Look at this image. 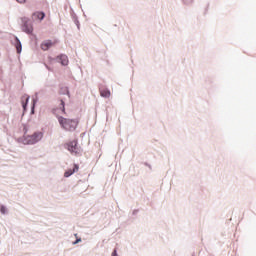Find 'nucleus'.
I'll list each match as a JSON object with an SVG mask.
<instances>
[{"mask_svg":"<svg viewBox=\"0 0 256 256\" xmlns=\"http://www.w3.org/2000/svg\"><path fill=\"white\" fill-rule=\"evenodd\" d=\"M58 123H60L61 128L65 129V131H75L77 129V125L79 122L73 119H67L63 117H58Z\"/></svg>","mask_w":256,"mask_h":256,"instance_id":"1","label":"nucleus"},{"mask_svg":"<svg viewBox=\"0 0 256 256\" xmlns=\"http://www.w3.org/2000/svg\"><path fill=\"white\" fill-rule=\"evenodd\" d=\"M65 149L71 153V155H74L75 157H80V155L83 153V149L79 146L77 140H72L66 144H64Z\"/></svg>","mask_w":256,"mask_h":256,"instance_id":"2","label":"nucleus"},{"mask_svg":"<svg viewBox=\"0 0 256 256\" xmlns=\"http://www.w3.org/2000/svg\"><path fill=\"white\" fill-rule=\"evenodd\" d=\"M43 139V133L42 132H35L32 135H28L24 139V143L26 145H35V143H39Z\"/></svg>","mask_w":256,"mask_h":256,"instance_id":"3","label":"nucleus"},{"mask_svg":"<svg viewBox=\"0 0 256 256\" xmlns=\"http://www.w3.org/2000/svg\"><path fill=\"white\" fill-rule=\"evenodd\" d=\"M21 28L24 33H27V35L33 34V23L31 22V19L27 17H22Z\"/></svg>","mask_w":256,"mask_h":256,"instance_id":"4","label":"nucleus"},{"mask_svg":"<svg viewBox=\"0 0 256 256\" xmlns=\"http://www.w3.org/2000/svg\"><path fill=\"white\" fill-rule=\"evenodd\" d=\"M54 45H57V40H45L41 43L40 47L42 51H49V49H51V47H54Z\"/></svg>","mask_w":256,"mask_h":256,"instance_id":"5","label":"nucleus"},{"mask_svg":"<svg viewBox=\"0 0 256 256\" xmlns=\"http://www.w3.org/2000/svg\"><path fill=\"white\" fill-rule=\"evenodd\" d=\"M101 97H105L106 99H109L111 97V91L105 87H101L99 89Z\"/></svg>","mask_w":256,"mask_h":256,"instance_id":"6","label":"nucleus"},{"mask_svg":"<svg viewBox=\"0 0 256 256\" xmlns=\"http://www.w3.org/2000/svg\"><path fill=\"white\" fill-rule=\"evenodd\" d=\"M77 171H79V165L74 164V168L73 169H68L64 173V177H71V175H73V173H77Z\"/></svg>","mask_w":256,"mask_h":256,"instance_id":"7","label":"nucleus"},{"mask_svg":"<svg viewBox=\"0 0 256 256\" xmlns=\"http://www.w3.org/2000/svg\"><path fill=\"white\" fill-rule=\"evenodd\" d=\"M57 59L59 60V63H61V65H69V58L67 57V55L61 54L57 57Z\"/></svg>","mask_w":256,"mask_h":256,"instance_id":"8","label":"nucleus"},{"mask_svg":"<svg viewBox=\"0 0 256 256\" xmlns=\"http://www.w3.org/2000/svg\"><path fill=\"white\" fill-rule=\"evenodd\" d=\"M21 102H22V107L24 111H27V103H29V95L22 96Z\"/></svg>","mask_w":256,"mask_h":256,"instance_id":"9","label":"nucleus"},{"mask_svg":"<svg viewBox=\"0 0 256 256\" xmlns=\"http://www.w3.org/2000/svg\"><path fill=\"white\" fill-rule=\"evenodd\" d=\"M15 41H16V43H15L16 51H17V53H21V51H22L21 41L17 37H15Z\"/></svg>","mask_w":256,"mask_h":256,"instance_id":"10","label":"nucleus"},{"mask_svg":"<svg viewBox=\"0 0 256 256\" xmlns=\"http://www.w3.org/2000/svg\"><path fill=\"white\" fill-rule=\"evenodd\" d=\"M33 17H35V19H39L40 21H43V19H45V13H43V12H35L33 14Z\"/></svg>","mask_w":256,"mask_h":256,"instance_id":"11","label":"nucleus"},{"mask_svg":"<svg viewBox=\"0 0 256 256\" xmlns=\"http://www.w3.org/2000/svg\"><path fill=\"white\" fill-rule=\"evenodd\" d=\"M62 112L65 113V101L61 100Z\"/></svg>","mask_w":256,"mask_h":256,"instance_id":"12","label":"nucleus"},{"mask_svg":"<svg viewBox=\"0 0 256 256\" xmlns=\"http://www.w3.org/2000/svg\"><path fill=\"white\" fill-rule=\"evenodd\" d=\"M0 211H1V213H2L3 215H5V213H6V208H5V206H1Z\"/></svg>","mask_w":256,"mask_h":256,"instance_id":"13","label":"nucleus"},{"mask_svg":"<svg viewBox=\"0 0 256 256\" xmlns=\"http://www.w3.org/2000/svg\"><path fill=\"white\" fill-rule=\"evenodd\" d=\"M183 1H184V3H186V4L193 3V0H183Z\"/></svg>","mask_w":256,"mask_h":256,"instance_id":"14","label":"nucleus"},{"mask_svg":"<svg viewBox=\"0 0 256 256\" xmlns=\"http://www.w3.org/2000/svg\"><path fill=\"white\" fill-rule=\"evenodd\" d=\"M112 256H117V250H114Z\"/></svg>","mask_w":256,"mask_h":256,"instance_id":"15","label":"nucleus"},{"mask_svg":"<svg viewBox=\"0 0 256 256\" xmlns=\"http://www.w3.org/2000/svg\"><path fill=\"white\" fill-rule=\"evenodd\" d=\"M18 3H25V0H16Z\"/></svg>","mask_w":256,"mask_h":256,"instance_id":"16","label":"nucleus"},{"mask_svg":"<svg viewBox=\"0 0 256 256\" xmlns=\"http://www.w3.org/2000/svg\"><path fill=\"white\" fill-rule=\"evenodd\" d=\"M35 108V100H33V107H32V109H34Z\"/></svg>","mask_w":256,"mask_h":256,"instance_id":"17","label":"nucleus"},{"mask_svg":"<svg viewBox=\"0 0 256 256\" xmlns=\"http://www.w3.org/2000/svg\"><path fill=\"white\" fill-rule=\"evenodd\" d=\"M67 95H69V90H66Z\"/></svg>","mask_w":256,"mask_h":256,"instance_id":"18","label":"nucleus"},{"mask_svg":"<svg viewBox=\"0 0 256 256\" xmlns=\"http://www.w3.org/2000/svg\"><path fill=\"white\" fill-rule=\"evenodd\" d=\"M79 241H81V239L77 240L76 243H79Z\"/></svg>","mask_w":256,"mask_h":256,"instance_id":"19","label":"nucleus"}]
</instances>
